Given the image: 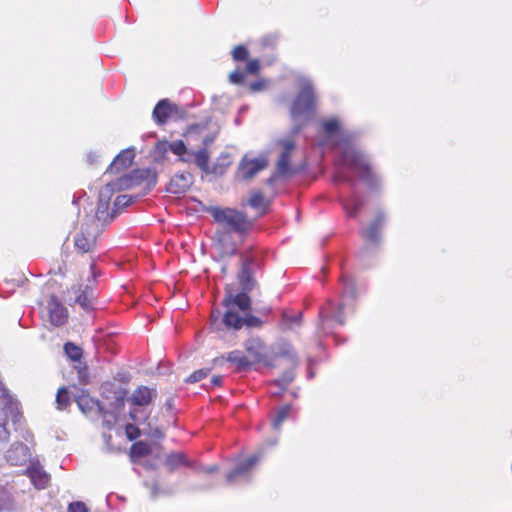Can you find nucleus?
<instances>
[{
	"label": "nucleus",
	"instance_id": "obj_46",
	"mask_svg": "<svg viewBox=\"0 0 512 512\" xmlns=\"http://www.w3.org/2000/svg\"><path fill=\"white\" fill-rule=\"evenodd\" d=\"M265 88V81L258 80L249 84V89L251 92H259Z\"/></svg>",
	"mask_w": 512,
	"mask_h": 512
},
{
	"label": "nucleus",
	"instance_id": "obj_40",
	"mask_svg": "<svg viewBox=\"0 0 512 512\" xmlns=\"http://www.w3.org/2000/svg\"><path fill=\"white\" fill-rule=\"evenodd\" d=\"M132 203V197L128 195H120L116 197L114 201V207L116 208V211L120 208H124L129 206Z\"/></svg>",
	"mask_w": 512,
	"mask_h": 512
},
{
	"label": "nucleus",
	"instance_id": "obj_2",
	"mask_svg": "<svg viewBox=\"0 0 512 512\" xmlns=\"http://www.w3.org/2000/svg\"><path fill=\"white\" fill-rule=\"evenodd\" d=\"M207 211L213 220L223 228L222 231L245 236L250 233L254 226L253 220L245 212L235 208L211 206Z\"/></svg>",
	"mask_w": 512,
	"mask_h": 512
},
{
	"label": "nucleus",
	"instance_id": "obj_33",
	"mask_svg": "<svg viewBox=\"0 0 512 512\" xmlns=\"http://www.w3.org/2000/svg\"><path fill=\"white\" fill-rule=\"evenodd\" d=\"M169 149L180 157V160L187 162L188 159L184 158V154L187 152L185 143L182 140H176L169 144Z\"/></svg>",
	"mask_w": 512,
	"mask_h": 512
},
{
	"label": "nucleus",
	"instance_id": "obj_32",
	"mask_svg": "<svg viewBox=\"0 0 512 512\" xmlns=\"http://www.w3.org/2000/svg\"><path fill=\"white\" fill-rule=\"evenodd\" d=\"M248 204L255 209L264 208L266 204L263 193L260 191H252L248 200Z\"/></svg>",
	"mask_w": 512,
	"mask_h": 512
},
{
	"label": "nucleus",
	"instance_id": "obj_13",
	"mask_svg": "<svg viewBox=\"0 0 512 512\" xmlns=\"http://www.w3.org/2000/svg\"><path fill=\"white\" fill-rule=\"evenodd\" d=\"M343 304H335L333 301H328L324 307L320 309L319 315L322 323V328L325 330L329 328V322L335 321L339 325H343L345 320L342 315Z\"/></svg>",
	"mask_w": 512,
	"mask_h": 512
},
{
	"label": "nucleus",
	"instance_id": "obj_58",
	"mask_svg": "<svg viewBox=\"0 0 512 512\" xmlns=\"http://www.w3.org/2000/svg\"><path fill=\"white\" fill-rule=\"evenodd\" d=\"M157 433H158L159 437H162V436H163V434H162V432H161V431H157Z\"/></svg>",
	"mask_w": 512,
	"mask_h": 512
},
{
	"label": "nucleus",
	"instance_id": "obj_29",
	"mask_svg": "<svg viewBox=\"0 0 512 512\" xmlns=\"http://www.w3.org/2000/svg\"><path fill=\"white\" fill-rule=\"evenodd\" d=\"M291 406L283 405L275 413L272 419V426L274 429L279 430L282 423L287 420L290 416Z\"/></svg>",
	"mask_w": 512,
	"mask_h": 512
},
{
	"label": "nucleus",
	"instance_id": "obj_22",
	"mask_svg": "<svg viewBox=\"0 0 512 512\" xmlns=\"http://www.w3.org/2000/svg\"><path fill=\"white\" fill-rule=\"evenodd\" d=\"M271 358L273 361L277 358H286L293 366H295L298 361L294 347L287 341H281L273 347Z\"/></svg>",
	"mask_w": 512,
	"mask_h": 512
},
{
	"label": "nucleus",
	"instance_id": "obj_19",
	"mask_svg": "<svg viewBox=\"0 0 512 512\" xmlns=\"http://www.w3.org/2000/svg\"><path fill=\"white\" fill-rule=\"evenodd\" d=\"M268 165V161L265 158L262 159H243L239 165L242 178L244 180L252 179L258 172L265 169Z\"/></svg>",
	"mask_w": 512,
	"mask_h": 512
},
{
	"label": "nucleus",
	"instance_id": "obj_37",
	"mask_svg": "<svg viewBox=\"0 0 512 512\" xmlns=\"http://www.w3.org/2000/svg\"><path fill=\"white\" fill-rule=\"evenodd\" d=\"M10 437V433L7 429L6 418L0 419V446L7 443Z\"/></svg>",
	"mask_w": 512,
	"mask_h": 512
},
{
	"label": "nucleus",
	"instance_id": "obj_3",
	"mask_svg": "<svg viewBox=\"0 0 512 512\" xmlns=\"http://www.w3.org/2000/svg\"><path fill=\"white\" fill-rule=\"evenodd\" d=\"M223 305L226 308V312L223 317V322L227 327L233 329H240L244 325V317H242L239 311L244 314L251 310V299L245 293H238L232 295L227 293L223 299Z\"/></svg>",
	"mask_w": 512,
	"mask_h": 512
},
{
	"label": "nucleus",
	"instance_id": "obj_54",
	"mask_svg": "<svg viewBox=\"0 0 512 512\" xmlns=\"http://www.w3.org/2000/svg\"><path fill=\"white\" fill-rule=\"evenodd\" d=\"M224 172V168L220 165V164H216L214 167H213V173H219V174H222Z\"/></svg>",
	"mask_w": 512,
	"mask_h": 512
},
{
	"label": "nucleus",
	"instance_id": "obj_55",
	"mask_svg": "<svg viewBox=\"0 0 512 512\" xmlns=\"http://www.w3.org/2000/svg\"><path fill=\"white\" fill-rule=\"evenodd\" d=\"M350 289V292L352 293L353 292V284L352 283H349L348 285L345 284V289Z\"/></svg>",
	"mask_w": 512,
	"mask_h": 512
},
{
	"label": "nucleus",
	"instance_id": "obj_27",
	"mask_svg": "<svg viewBox=\"0 0 512 512\" xmlns=\"http://www.w3.org/2000/svg\"><path fill=\"white\" fill-rule=\"evenodd\" d=\"M27 474L37 489H45L50 482L49 474H47L42 469H39V468L28 469Z\"/></svg>",
	"mask_w": 512,
	"mask_h": 512
},
{
	"label": "nucleus",
	"instance_id": "obj_20",
	"mask_svg": "<svg viewBox=\"0 0 512 512\" xmlns=\"http://www.w3.org/2000/svg\"><path fill=\"white\" fill-rule=\"evenodd\" d=\"M215 134L205 135L202 138L203 147L196 152H191L196 165L204 172H209V152L207 147L214 141Z\"/></svg>",
	"mask_w": 512,
	"mask_h": 512
},
{
	"label": "nucleus",
	"instance_id": "obj_28",
	"mask_svg": "<svg viewBox=\"0 0 512 512\" xmlns=\"http://www.w3.org/2000/svg\"><path fill=\"white\" fill-rule=\"evenodd\" d=\"M152 452L151 446L144 441H137L132 444L130 448L131 458H140L150 455Z\"/></svg>",
	"mask_w": 512,
	"mask_h": 512
},
{
	"label": "nucleus",
	"instance_id": "obj_42",
	"mask_svg": "<svg viewBox=\"0 0 512 512\" xmlns=\"http://www.w3.org/2000/svg\"><path fill=\"white\" fill-rule=\"evenodd\" d=\"M68 512H88V508L84 502L75 501L68 505Z\"/></svg>",
	"mask_w": 512,
	"mask_h": 512
},
{
	"label": "nucleus",
	"instance_id": "obj_41",
	"mask_svg": "<svg viewBox=\"0 0 512 512\" xmlns=\"http://www.w3.org/2000/svg\"><path fill=\"white\" fill-rule=\"evenodd\" d=\"M323 129L326 133H335L339 129V122L336 119H329L323 122Z\"/></svg>",
	"mask_w": 512,
	"mask_h": 512
},
{
	"label": "nucleus",
	"instance_id": "obj_39",
	"mask_svg": "<svg viewBox=\"0 0 512 512\" xmlns=\"http://www.w3.org/2000/svg\"><path fill=\"white\" fill-rule=\"evenodd\" d=\"M12 503L10 494L3 488H0V512L8 508Z\"/></svg>",
	"mask_w": 512,
	"mask_h": 512
},
{
	"label": "nucleus",
	"instance_id": "obj_52",
	"mask_svg": "<svg viewBox=\"0 0 512 512\" xmlns=\"http://www.w3.org/2000/svg\"><path fill=\"white\" fill-rule=\"evenodd\" d=\"M211 383L213 386H220L222 384V376L216 375L211 378Z\"/></svg>",
	"mask_w": 512,
	"mask_h": 512
},
{
	"label": "nucleus",
	"instance_id": "obj_34",
	"mask_svg": "<svg viewBox=\"0 0 512 512\" xmlns=\"http://www.w3.org/2000/svg\"><path fill=\"white\" fill-rule=\"evenodd\" d=\"M211 372V368H202L191 373L186 379V383H196L204 379Z\"/></svg>",
	"mask_w": 512,
	"mask_h": 512
},
{
	"label": "nucleus",
	"instance_id": "obj_51",
	"mask_svg": "<svg viewBox=\"0 0 512 512\" xmlns=\"http://www.w3.org/2000/svg\"><path fill=\"white\" fill-rule=\"evenodd\" d=\"M335 181H346V182H352V179L348 176L342 175L340 172H337V174L334 177Z\"/></svg>",
	"mask_w": 512,
	"mask_h": 512
},
{
	"label": "nucleus",
	"instance_id": "obj_14",
	"mask_svg": "<svg viewBox=\"0 0 512 512\" xmlns=\"http://www.w3.org/2000/svg\"><path fill=\"white\" fill-rule=\"evenodd\" d=\"M224 362L231 363L237 372L246 371L251 367L247 356L240 350L231 351L213 360V364L217 366H222Z\"/></svg>",
	"mask_w": 512,
	"mask_h": 512
},
{
	"label": "nucleus",
	"instance_id": "obj_10",
	"mask_svg": "<svg viewBox=\"0 0 512 512\" xmlns=\"http://www.w3.org/2000/svg\"><path fill=\"white\" fill-rule=\"evenodd\" d=\"M46 310L51 325L60 327L67 323L69 318L68 309L58 300L56 295L49 296Z\"/></svg>",
	"mask_w": 512,
	"mask_h": 512
},
{
	"label": "nucleus",
	"instance_id": "obj_31",
	"mask_svg": "<svg viewBox=\"0 0 512 512\" xmlns=\"http://www.w3.org/2000/svg\"><path fill=\"white\" fill-rule=\"evenodd\" d=\"M64 351L66 355L73 361H79L83 356L82 349L73 342L65 343Z\"/></svg>",
	"mask_w": 512,
	"mask_h": 512
},
{
	"label": "nucleus",
	"instance_id": "obj_25",
	"mask_svg": "<svg viewBox=\"0 0 512 512\" xmlns=\"http://www.w3.org/2000/svg\"><path fill=\"white\" fill-rule=\"evenodd\" d=\"M76 403L83 413H89L93 410H99L102 415L106 414L100 402L97 399L90 397L88 393L82 392L76 397Z\"/></svg>",
	"mask_w": 512,
	"mask_h": 512
},
{
	"label": "nucleus",
	"instance_id": "obj_16",
	"mask_svg": "<svg viewBox=\"0 0 512 512\" xmlns=\"http://www.w3.org/2000/svg\"><path fill=\"white\" fill-rule=\"evenodd\" d=\"M177 105L171 103L168 99L160 100L153 109L152 117L158 125H164L174 113H178Z\"/></svg>",
	"mask_w": 512,
	"mask_h": 512
},
{
	"label": "nucleus",
	"instance_id": "obj_21",
	"mask_svg": "<svg viewBox=\"0 0 512 512\" xmlns=\"http://www.w3.org/2000/svg\"><path fill=\"white\" fill-rule=\"evenodd\" d=\"M260 461L259 455H252L244 462L238 464L233 470H231L226 475V480L228 483H233L235 479L239 476L247 475L251 472L253 467Z\"/></svg>",
	"mask_w": 512,
	"mask_h": 512
},
{
	"label": "nucleus",
	"instance_id": "obj_11",
	"mask_svg": "<svg viewBox=\"0 0 512 512\" xmlns=\"http://www.w3.org/2000/svg\"><path fill=\"white\" fill-rule=\"evenodd\" d=\"M277 144L282 150L277 161L276 172L279 176H286L290 173V155L296 147V142L294 136H289L278 140Z\"/></svg>",
	"mask_w": 512,
	"mask_h": 512
},
{
	"label": "nucleus",
	"instance_id": "obj_43",
	"mask_svg": "<svg viewBox=\"0 0 512 512\" xmlns=\"http://www.w3.org/2000/svg\"><path fill=\"white\" fill-rule=\"evenodd\" d=\"M260 70V62L258 59H250L246 64V72L250 74H258Z\"/></svg>",
	"mask_w": 512,
	"mask_h": 512
},
{
	"label": "nucleus",
	"instance_id": "obj_49",
	"mask_svg": "<svg viewBox=\"0 0 512 512\" xmlns=\"http://www.w3.org/2000/svg\"><path fill=\"white\" fill-rule=\"evenodd\" d=\"M244 325H247V326H260L261 325V321L257 318V317H254V316H250V317H244Z\"/></svg>",
	"mask_w": 512,
	"mask_h": 512
},
{
	"label": "nucleus",
	"instance_id": "obj_53",
	"mask_svg": "<svg viewBox=\"0 0 512 512\" xmlns=\"http://www.w3.org/2000/svg\"><path fill=\"white\" fill-rule=\"evenodd\" d=\"M217 470H218V466H217V465H212V466H209V467H205V468H203V471H204L205 473H209V474L214 473V472H216Z\"/></svg>",
	"mask_w": 512,
	"mask_h": 512
},
{
	"label": "nucleus",
	"instance_id": "obj_8",
	"mask_svg": "<svg viewBox=\"0 0 512 512\" xmlns=\"http://www.w3.org/2000/svg\"><path fill=\"white\" fill-rule=\"evenodd\" d=\"M315 107V95L310 83L302 85L299 93L291 106V115L293 117L311 113Z\"/></svg>",
	"mask_w": 512,
	"mask_h": 512
},
{
	"label": "nucleus",
	"instance_id": "obj_6",
	"mask_svg": "<svg viewBox=\"0 0 512 512\" xmlns=\"http://www.w3.org/2000/svg\"><path fill=\"white\" fill-rule=\"evenodd\" d=\"M156 395V391L147 386H138L129 397L131 409L129 411V417L133 422H139L141 420L140 414L142 415L143 421L149 419V414L144 412L141 407L148 406L153 397Z\"/></svg>",
	"mask_w": 512,
	"mask_h": 512
},
{
	"label": "nucleus",
	"instance_id": "obj_47",
	"mask_svg": "<svg viewBox=\"0 0 512 512\" xmlns=\"http://www.w3.org/2000/svg\"><path fill=\"white\" fill-rule=\"evenodd\" d=\"M18 449H21V450L25 451L27 448H26L22 443H19V444H17L16 446H15V445H13V447L8 451V456H7V458H8V460H9V461H12L14 464H17V461H16V460L14 461V458H13V456H12V453H13L15 450H18Z\"/></svg>",
	"mask_w": 512,
	"mask_h": 512
},
{
	"label": "nucleus",
	"instance_id": "obj_7",
	"mask_svg": "<svg viewBox=\"0 0 512 512\" xmlns=\"http://www.w3.org/2000/svg\"><path fill=\"white\" fill-rule=\"evenodd\" d=\"M244 347L251 366L259 363H263L266 366H273L270 349L260 338L254 337L248 339Z\"/></svg>",
	"mask_w": 512,
	"mask_h": 512
},
{
	"label": "nucleus",
	"instance_id": "obj_30",
	"mask_svg": "<svg viewBox=\"0 0 512 512\" xmlns=\"http://www.w3.org/2000/svg\"><path fill=\"white\" fill-rule=\"evenodd\" d=\"M56 403H57V408L59 410H64L70 405V403H71L70 393L66 387H61L58 389V392L56 395Z\"/></svg>",
	"mask_w": 512,
	"mask_h": 512
},
{
	"label": "nucleus",
	"instance_id": "obj_44",
	"mask_svg": "<svg viewBox=\"0 0 512 512\" xmlns=\"http://www.w3.org/2000/svg\"><path fill=\"white\" fill-rule=\"evenodd\" d=\"M244 78V73L239 70H234L229 75L230 82L237 85L242 84L244 82Z\"/></svg>",
	"mask_w": 512,
	"mask_h": 512
},
{
	"label": "nucleus",
	"instance_id": "obj_4",
	"mask_svg": "<svg viewBox=\"0 0 512 512\" xmlns=\"http://www.w3.org/2000/svg\"><path fill=\"white\" fill-rule=\"evenodd\" d=\"M341 160L351 170L357 172L360 179L368 183L374 181V175L369 161L350 142L345 141L342 145Z\"/></svg>",
	"mask_w": 512,
	"mask_h": 512
},
{
	"label": "nucleus",
	"instance_id": "obj_5",
	"mask_svg": "<svg viewBox=\"0 0 512 512\" xmlns=\"http://www.w3.org/2000/svg\"><path fill=\"white\" fill-rule=\"evenodd\" d=\"M100 225L95 219H85L74 235V247L80 254L92 253L97 246Z\"/></svg>",
	"mask_w": 512,
	"mask_h": 512
},
{
	"label": "nucleus",
	"instance_id": "obj_9",
	"mask_svg": "<svg viewBox=\"0 0 512 512\" xmlns=\"http://www.w3.org/2000/svg\"><path fill=\"white\" fill-rule=\"evenodd\" d=\"M240 270L237 274V279L239 282V285L241 287L240 293H245L248 295V293L255 287L256 285V279L254 277L253 272V265L255 263V259L253 256L248 255V252L246 254L240 255Z\"/></svg>",
	"mask_w": 512,
	"mask_h": 512
},
{
	"label": "nucleus",
	"instance_id": "obj_36",
	"mask_svg": "<svg viewBox=\"0 0 512 512\" xmlns=\"http://www.w3.org/2000/svg\"><path fill=\"white\" fill-rule=\"evenodd\" d=\"M249 52L244 45H237L232 51V57L235 61H244L248 58Z\"/></svg>",
	"mask_w": 512,
	"mask_h": 512
},
{
	"label": "nucleus",
	"instance_id": "obj_57",
	"mask_svg": "<svg viewBox=\"0 0 512 512\" xmlns=\"http://www.w3.org/2000/svg\"><path fill=\"white\" fill-rule=\"evenodd\" d=\"M286 318H287V314L283 313V320H286Z\"/></svg>",
	"mask_w": 512,
	"mask_h": 512
},
{
	"label": "nucleus",
	"instance_id": "obj_17",
	"mask_svg": "<svg viewBox=\"0 0 512 512\" xmlns=\"http://www.w3.org/2000/svg\"><path fill=\"white\" fill-rule=\"evenodd\" d=\"M135 154L133 149L122 150L110 163L106 173L119 174L127 170L133 163Z\"/></svg>",
	"mask_w": 512,
	"mask_h": 512
},
{
	"label": "nucleus",
	"instance_id": "obj_26",
	"mask_svg": "<svg viewBox=\"0 0 512 512\" xmlns=\"http://www.w3.org/2000/svg\"><path fill=\"white\" fill-rule=\"evenodd\" d=\"M164 465L172 472L182 466H189L190 463L183 452H172L166 455Z\"/></svg>",
	"mask_w": 512,
	"mask_h": 512
},
{
	"label": "nucleus",
	"instance_id": "obj_56",
	"mask_svg": "<svg viewBox=\"0 0 512 512\" xmlns=\"http://www.w3.org/2000/svg\"><path fill=\"white\" fill-rule=\"evenodd\" d=\"M298 132H299V128H294V129H293V134H296V133H298Z\"/></svg>",
	"mask_w": 512,
	"mask_h": 512
},
{
	"label": "nucleus",
	"instance_id": "obj_24",
	"mask_svg": "<svg viewBox=\"0 0 512 512\" xmlns=\"http://www.w3.org/2000/svg\"><path fill=\"white\" fill-rule=\"evenodd\" d=\"M76 294L75 304H78L85 311H90L94 308V296L92 289L86 286L84 289L81 286L71 287L70 289Z\"/></svg>",
	"mask_w": 512,
	"mask_h": 512
},
{
	"label": "nucleus",
	"instance_id": "obj_45",
	"mask_svg": "<svg viewBox=\"0 0 512 512\" xmlns=\"http://www.w3.org/2000/svg\"><path fill=\"white\" fill-rule=\"evenodd\" d=\"M293 380L292 373H286L281 379L275 380V384L281 387H286Z\"/></svg>",
	"mask_w": 512,
	"mask_h": 512
},
{
	"label": "nucleus",
	"instance_id": "obj_1",
	"mask_svg": "<svg viewBox=\"0 0 512 512\" xmlns=\"http://www.w3.org/2000/svg\"><path fill=\"white\" fill-rule=\"evenodd\" d=\"M150 174L149 170L137 169L133 170L130 174L119 177L115 182L108 183L99 193V200L95 216L87 217L86 219H95L96 223L111 222L117 212L114 210L109 213L110 200L115 191L128 190L140 185Z\"/></svg>",
	"mask_w": 512,
	"mask_h": 512
},
{
	"label": "nucleus",
	"instance_id": "obj_38",
	"mask_svg": "<svg viewBox=\"0 0 512 512\" xmlns=\"http://www.w3.org/2000/svg\"><path fill=\"white\" fill-rule=\"evenodd\" d=\"M125 434H126V437L130 441H133V440L137 439L138 437H140L141 431L136 425L127 424L125 426Z\"/></svg>",
	"mask_w": 512,
	"mask_h": 512
},
{
	"label": "nucleus",
	"instance_id": "obj_18",
	"mask_svg": "<svg viewBox=\"0 0 512 512\" xmlns=\"http://www.w3.org/2000/svg\"><path fill=\"white\" fill-rule=\"evenodd\" d=\"M386 222L383 212H378L369 226L361 231L363 239L370 243H377L380 239V232Z\"/></svg>",
	"mask_w": 512,
	"mask_h": 512
},
{
	"label": "nucleus",
	"instance_id": "obj_23",
	"mask_svg": "<svg viewBox=\"0 0 512 512\" xmlns=\"http://www.w3.org/2000/svg\"><path fill=\"white\" fill-rule=\"evenodd\" d=\"M192 184V175L190 173H180L174 175L169 182V191L173 194H184L189 190Z\"/></svg>",
	"mask_w": 512,
	"mask_h": 512
},
{
	"label": "nucleus",
	"instance_id": "obj_15",
	"mask_svg": "<svg viewBox=\"0 0 512 512\" xmlns=\"http://www.w3.org/2000/svg\"><path fill=\"white\" fill-rule=\"evenodd\" d=\"M104 393L112 394V396L105 395L106 399H111L110 406L112 412H120L124 408L125 402L129 401V391L126 388L116 387L113 384H109L105 388Z\"/></svg>",
	"mask_w": 512,
	"mask_h": 512
},
{
	"label": "nucleus",
	"instance_id": "obj_12",
	"mask_svg": "<svg viewBox=\"0 0 512 512\" xmlns=\"http://www.w3.org/2000/svg\"><path fill=\"white\" fill-rule=\"evenodd\" d=\"M214 247L221 258L231 257L237 252V245L228 231H217L214 236Z\"/></svg>",
	"mask_w": 512,
	"mask_h": 512
},
{
	"label": "nucleus",
	"instance_id": "obj_35",
	"mask_svg": "<svg viewBox=\"0 0 512 512\" xmlns=\"http://www.w3.org/2000/svg\"><path fill=\"white\" fill-rule=\"evenodd\" d=\"M0 401L4 404V406L8 407L13 404V397L10 394L9 389L5 385V383L0 379Z\"/></svg>",
	"mask_w": 512,
	"mask_h": 512
},
{
	"label": "nucleus",
	"instance_id": "obj_48",
	"mask_svg": "<svg viewBox=\"0 0 512 512\" xmlns=\"http://www.w3.org/2000/svg\"><path fill=\"white\" fill-rule=\"evenodd\" d=\"M345 209L349 216H356L359 209H360V203H355L351 207H349L347 204H345Z\"/></svg>",
	"mask_w": 512,
	"mask_h": 512
},
{
	"label": "nucleus",
	"instance_id": "obj_50",
	"mask_svg": "<svg viewBox=\"0 0 512 512\" xmlns=\"http://www.w3.org/2000/svg\"><path fill=\"white\" fill-rule=\"evenodd\" d=\"M201 131H202V127L201 125L197 124V125H193L189 128L188 130V134L189 135H192V134H201Z\"/></svg>",
	"mask_w": 512,
	"mask_h": 512
}]
</instances>
